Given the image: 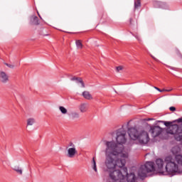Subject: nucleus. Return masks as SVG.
Returning <instances> with one entry per match:
<instances>
[{
    "label": "nucleus",
    "instance_id": "1",
    "mask_svg": "<svg viewBox=\"0 0 182 182\" xmlns=\"http://www.w3.org/2000/svg\"><path fill=\"white\" fill-rule=\"evenodd\" d=\"M105 164L107 170H114L116 167L122 168L126 166L129 159L130 149H123L122 146H117L114 141H105Z\"/></svg>",
    "mask_w": 182,
    "mask_h": 182
},
{
    "label": "nucleus",
    "instance_id": "11",
    "mask_svg": "<svg viewBox=\"0 0 182 182\" xmlns=\"http://www.w3.org/2000/svg\"><path fill=\"white\" fill-rule=\"evenodd\" d=\"M78 109L81 113H86V112H87V110H89V103H87V102L81 103L79 105Z\"/></svg>",
    "mask_w": 182,
    "mask_h": 182
},
{
    "label": "nucleus",
    "instance_id": "27",
    "mask_svg": "<svg viewBox=\"0 0 182 182\" xmlns=\"http://www.w3.org/2000/svg\"><path fill=\"white\" fill-rule=\"evenodd\" d=\"M120 70H123V66H122V65H119L116 68V72L119 73V72H120Z\"/></svg>",
    "mask_w": 182,
    "mask_h": 182
},
{
    "label": "nucleus",
    "instance_id": "10",
    "mask_svg": "<svg viewBox=\"0 0 182 182\" xmlns=\"http://www.w3.org/2000/svg\"><path fill=\"white\" fill-rule=\"evenodd\" d=\"M0 82L1 83H8L9 82V75L4 71H0Z\"/></svg>",
    "mask_w": 182,
    "mask_h": 182
},
{
    "label": "nucleus",
    "instance_id": "30",
    "mask_svg": "<svg viewBox=\"0 0 182 182\" xmlns=\"http://www.w3.org/2000/svg\"><path fill=\"white\" fill-rule=\"evenodd\" d=\"M166 89H163V90H161V92H166Z\"/></svg>",
    "mask_w": 182,
    "mask_h": 182
},
{
    "label": "nucleus",
    "instance_id": "22",
    "mask_svg": "<svg viewBox=\"0 0 182 182\" xmlns=\"http://www.w3.org/2000/svg\"><path fill=\"white\" fill-rule=\"evenodd\" d=\"M92 168L95 173H97V167L96 166V161L95 160V157L92 159Z\"/></svg>",
    "mask_w": 182,
    "mask_h": 182
},
{
    "label": "nucleus",
    "instance_id": "17",
    "mask_svg": "<svg viewBox=\"0 0 182 182\" xmlns=\"http://www.w3.org/2000/svg\"><path fill=\"white\" fill-rule=\"evenodd\" d=\"M176 161L178 163L179 168L182 169V155H177L175 157Z\"/></svg>",
    "mask_w": 182,
    "mask_h": 182
},
{
    "label": "nucleus",
    "instance_id": "28",
    "mask_svg": "<svg viewBox=\"0 0 182 182\" xmlns=\"http://www.w3.org/2000/svg\"><path fill=\"white\" fill-rule=\"evenodd\" d=\"M169 110L171 112H176V107H169Z\"/></svg>",
    "mask_w": 182,
    "mask_h": 182
},
{
    "label": "nucleus",
    "instance_id": "20",
    "mask_svg": "<svg viewBox=\"0 0 182 182\" xmlns=\"http://www.w3.org/2000/svg\"><path fill=\"white\" fill-rule=\"evenodd\" d=\"M35 124V119L29 118L27 119V126H33Z\"/></svg>",
    "mask_w": 182,
    "mask_h": 182
},
{
    "label": "nucleus",
    "instance_id": "8",
    "mask_svg": "<svg viewBox=\"0 0 182 182\" xmlns=\"http://www.w3.org/2000/svg\"><path fill=\"white\" fill-rule=\"evenodd\" d=\"M156 169L159 173L164 175V169L166 168V159L164 160L158 159L156 161Z\"/></svg>",
    "mask_w": 182,
    "mask_h": 182
},
{
    "label": "nucleus",
    "instance_id": "4",
    "mask_svg": "<svg viewBox=\"0 0 182 182\" xmlns=\"http://www.w3.org/2000/svg\"><path fill=\"white\" fill-rule=\"evenodd\" d=\"M156 170L154 163L146 162L144 165L140 166L138 170V176L139 177H146L148 173H151Z\"/></svg>",
    "mask_w": 182,
    "mask_h": 182
},
{
    "label": "nucleus",
    "instance_id": "29",
    "mask_svg": "<svg viewBox=\"0 0 182 182\" xmlns=\"http://www.w3.org/2000/svg\"><path fill=\"white\" fill-rule=\"evenodd\" d=\"M154 89H156V90H158V92H161V90H160V88L157 87H154Z\"/></svg>",
    "mask_w": 182,
    "mask_h": 182
},
{
    "label": "nucleus",
    "instance_id": "5",
    "mask_svg": "<svg viewBox=\"0 0 182 182\" xmlns=\"http://www.w3.org/2000/svg\"><path fill=\"white\" fill-rule=\"evenodd\" d=\"M122 172L120 170H114L109 173V177L113 181H117V180H124V177L127 174V168L126 166L122 167Z\"/></svg>",
    "mask_w": 182,
    "mask_h": 182
},
{
    "label": "nucleus",
    "instance_id": "24",
    "mask_svg": "<svg viewBox=\"0 0 182 182\" xmlns=\"http://www.w3.org/2000/svg\"><path fill=\"white\" fill-rule=\"evenodd\" d=\"M71 116L73 119H79V117H80V114H79L78 112H73Z\"/></svg>",
    "mask_w": 182,
    "mask_h": 182
},
{
    "label": "nucleus",
    "instance_id": "2",
    "mask_svg": "<svg viewBox=\"0 0 182 182\" xmlns=\"http://www.w3.org/2000/svg\"><path fill=\"white\" fill-rule=\"evenodd\" d=\"M128 134L131 140L138 141L139 144H147L150 141L149 132L144 130L139 131L136 128H130Z\"/></svg>",
    "mask_w": 182,
    "mask_h": 182
},
{
    "label": "nucleus",
    "instance_id": "7",
    "mask_svg": "<svg viewBox=\"0 0 182 182\" xmlns=\"http://www.w3.org/2000/svg\"><path fill=\"white\" fill-rule=\"evenodd\" d=\"M77 154V150H76V146L73 143L70 142L67 149V157L69 159H73L75 156Z\"/></svg>",
    "mask_w": 182,
    "mask_h": 182
},
{
    "label": "nucleus",
    "instance_id": "26",
    "mask_svg": "<svg viewBox=\"0 0 182 182\" xmlns=\"http://www.w3.org/2000/svg\"><path fill=\"white\" fill-rule=\"evenodd\" d=\"M4 65H6V66H8V68H10V69H14L15 68V65H14L12 64H8V63H5Z\"/></svg>",
    "mask_w": 182,
    "mask_h": 182
},
{
    "label": "nucleus",
    "instance_id": "25",
    "mask_svg": "<svg viewBox=\"0 0 182 182\" xmlns=\"http://www.w3.org/2000/svg\"><path fill=\"white\" fill-rule=\"evenodd\" d=\"M175 53L177 55V56H178L179 58H181V59H182V54L180 52V50H178L177 48L175 49Z\"/></svg>",
    "mask_w": 182,
    "mask_h": 182
},
{
    "label": "nucleus",
    "instance_id": "31",
    "mask_svg": "<svg viewBox=\"0 0 182 182\" xmlns=\"http://www.w3.org/2000/svg\"><path fill=\"white\" fill-rule=\"evenodd\" d=\"M171 90H173V89H171V90H166V92H171Z\"/></svg>",
    "mask_w": 182,
    "mask_h": 182
},
{
    "label": "nucleus",
    "instance_id": "19",
    "mask_svg": "<svg viewBox=\"0 0 182 182\" xmlns=\"http://www.w3.org/2000/svg\"><path fill=\"white\" fill-rule=\"evenodd\" d=\"M75 45L77 48V49H82L83 48V44L82 43V41L80 40H77L75 41Z\"/></svg>",
    "mask_w": 182,
    "mask_h": 182
},
{
    "label": "nucleus",
    "instance_id": "15",
    "mask_svg": "<svg viewBox=\"0 0 182 182\" xmlns=\"http://www.w3.org/2000/svg\"><path fill=\"white\" fill-rule=\"evenodd\" d=\"M70 80H75L76 83H80L81 87H85V82H83V80L81 77H73L70 79Z\"/></svg>",
    "mask_w": 182,
    "mask_h": 182
},
{
    "label": "nucleus",
    "instance_id": "14",
    "mask_svg": "<svg viewBox=\"0 0 182 182\" xmlns=\"http://www.w3.org/2000/svg\"><path fill=\"white\" fill-rule=\"evenodd\" d=\"M126 176H127V180L128 182H136V175H134V173H131L130 174L127 173Z\"/></svg>",
    "mask_w": 182,
    "mask_h": 182
},
{
    "label": "nucleus",
    "instance_id": "6",
    "mask_svg": "<svg viewBox=\"0 0 182 182\" xmlns=\"http://www.w3.org/2000/svg\"><path fill=\"white\" fill-rule=\"evenodd\" d=\"M126 133H127L126 130H124V128H121L117 131L116 140H117V143L119 144V145L117 144V146L118 147H122V149H125L126 150H129V149L124 148L123 145H122L126 143Z\"/></svg>",
    "mask_w": 182,
    "mask_h": 182
},
{
    "label": "nucleus",
    "instance_id": "18",
    "mask_svg": "<svg viewBox=\"0 0 182 182\" xmlns=\"http://www.w3.org/2000/svg\"><path fill=\"white\" fill-rule=\"evenodd\" d=\"M31 22L32 25H39V20L38 18V16H33L31 18Z\"/></svg>",
    "mask_w": 182,
    "mask_h": 182
},
{
    "label": "nucleus",
    "instance_id": "3",
    "mask_svg": "<svg viewBox=\"0 0 182 182\" xmlns=\"http://www.w3.org/2000/svg\"><path fill=\"white\" fill-rule=\"evenodd\" d=\"M164 176L174 174V173H182V168L174 162L173 156H168L165 158V168Z\"/></svg>",
    "mask_w": 182,
    "mask_h": 182
},
{
    "label": "nucleus",
    "instance_id": "32",
    "mask_svg": "<svg viewBox=\"0 0 182 182\" xmlns=\"http://www.w3.org/2000/svg\"><path fill=\"white\" fill-rule=\"evenodd\" d=\"M132 21H133V19L130 18L129 22H130V24H131V25H132Z\"/></svg>",
    "mask_w": 182,
    "mask_h": 182
},
{
    "label": "nucleus",
    "instance_id": "9",
    "mask_svg": "<svg viewBox=\"0 0 182 182\" xmlns=\"http://www.w3.org/2000/svg\"><path fill=\"white\" fill-rule=\"evenodd\" d=\"M162 132L163 129L159 126L154 127L153 128L151 129L152 137H157V136H160Z\"/></svg>",
    "mask_w": 182,
    "mask_h": 182
},
{
    "label": "nucleus",
    "instance_id": "12",
    "mask_svg": "<svg viewBox=\"0 0 182 182\" xmlns=\"http://www.w3.org/2000/svg\"><path fill=\"white\" fill-rule=\"evenodd\" d=\"M171 151L176 158V156H181L180 153H181V149H180L178 146H175L171 149Z\"/></svg>",
    "mask_w": 182,
    "mask_h": 182
},
{
    "label": "nucleus",
    "instance_id": "13",
    "mask_svg": "<svg viewBox=\"0 0 182 182\" xmlns=\"http://www.w3.org/2000/svg\"><path fill=\"white\" fill-rule=\"evenodd\" d=\"M82 96L86 100H93V96H92V94H90V92L89 91L82 92Z\"/></svg>",
    "mask_w": 182,
    "mask_h": 182
},
{
    "label": "nucleus",
    "instance_id": "16",
    "mask_svg": "<svg viewBox=\"0 0 182 182\" xmlns=\"http://www.w3.org/2000/svg\"><path fill=\"white\" fill-rule=\"evenodd\" d=\"M13 170L20 176H22V174H23V171L22 170V168H21V166H14V167L13 168Z\"/></svg>",
    "mask_w": 182,
    "mask_h": 182
},
{
    "label": "nucleus",
    "instance_id": "23",
    "mask_svg": "<svg viewBox=\"0 0 182 182\" xmlns=\"http://www.w3.org/2000/svg\"><path fill=\"white\" fill-rule=\"evenodd\" d=\"M140 6H141V3L140 2V0H136V1H135L134 3L135 9L140 8Z\"/></svg>",
    "mask_w": 182,
    "mask_h": 182
},
{
    "label": "nucleus",
    "instance_id": "21",
    "mask_svg": "<svg viewBox=\"0 0 182 182\" xmlns=\"http://www.w3.org/2000/svg\"><path fill=\"white\" fill-rule=\"evenodd\" d=\"M59 110L63 114H66V113H68V109L65 108V107H59Z\"/></svg>",
    "mask_w": 182,
    "mask_h": 182
}]
</instances>
